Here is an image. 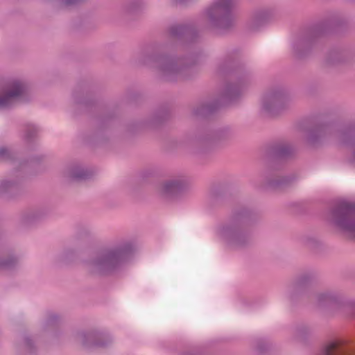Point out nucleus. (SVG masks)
<instances>
[{
	"instance_id": "obj_1",
	"label": "nucleus",
	"mask_w": 355,
	"mask_h": 355,
	"mask_svg": "<svg viewBox=\"0 0 355 355\" xmlns=\"http://www.w3.org/2000/svg\"><path fill=\"white\" fill-rule=\"evenodd\" d=\"M184 56L177 57L168 51V46H160L144 52L139 58L140 64L157 71L166 81H175L187 78V71L200 59V52L193 44L188 46Z\"/></svg>"
},
{
	"instance_id": "obj_4",
	"label": "nucleus",
	"mask_w": 355,
	"mask_h": 355,
	"mask_svg": "<svg viewBox=\"0 0 355 355\" xmlns=\"http://www.w3.org/2000/svg\"><path fill=\"white\" fill-rule=\"evenodd\" d=\"M252 215L251 210L245 207L234 209L228 218L216 227L217 236L231 249L248 247L251 242V235L246 227Z\"/></svg>"
},
{
	"instance_id": "obj_16",
	"label": "nucleus",
	"mask_w": 355,
	"mask_h": 355,
	"mask_svg": "<svg viewBox=\"0 0 355 355\" xmlns=\"http://www.w3.org/2000/svg\"><path fill=\"white\" fill-rule=\"evenodd\" d=\"M187 187V182L184 178H175L164 182L160 192L162 196L171 198L184 191Z\"/></svg>"
},
{
	"instance_id": "obj_36",
	"label": "nucleus",
	"mask_w": 355,
	"mask_h": 355,
	"mask_svg": "<svg viewBox=\"0 0 355 355\" xmlns=\"http://www.w3.org/2000/svg\"><path fill=\"white\" fill-rule=\"evenodd\" d=\"M184 355H195V354H193L192 353H187V354H185Z\"/></svg>"
},
{
	"instance_id": "obj_15",
	"label": "nucleus",
	"mask_w": 355,
	"mask_h": 355,
	"mask_svg": "<svg viewBox=\"0 0 355 355\" xmlns=\"http://www.w3.org/2000/svg\"><path fill=\"white\" fill-rule=\"evenodd\" d=\"M0 182V194L15 196L21 189L22 175L21 172Z\"/></svg>"
},
{
	"instance_id": "obj_10",
	"label": "nucleus",
	"mask_w": 355,
	"mask_h": 355,
	"mask_svg": "<svg viewBox=\"0 0 355 355\" xmlns=\"http://www.w3.org/2000/svg\"><path fill=\"white\" fill-rule=\"evenodd\" d=\"M26 85L20 80L12 82L6 92L0 93V112L8 110L25 96Z\"/></svg>"
},
{
	"instance_id": "obj_9",
	"label": "nucleus",
	"mask_w": 355,
	"mask_h": 355,
	"mask_svg": "<svg viewBox=\"0 0 355 355\" xmlns=\"http://www.w3.org/2000/svg\"><path fill=\"white\" fill-rule=\"evenodd\" d=\"M290 97L282 88H277L266 92L261 98L262 112L273 115L285 109L289 104Z\"/></svg>"
},
{
	"instance_id": "obj_2",
	"label": "nucleus",
	"mask_w": 355,
	"mask_h": 355,
	"mask_svg": "<svg viewBox=\"0 0 355 355\" xmlns=\"http://www.w3.org/2000/svg\"><path fill=\"white\" fill-rule=\"evenodd\" d=\"M234 51H231L221 57L218 62L216 71L220 75H230L231 80H236V82H230L225 85L219 99L199 103L193 109V116H207L215 112L223 105L234 102L242 94L247 83V78L239 76L234 69Z\"/></svg>"
},
{
	"instance_id": "obj_25",
	"label": "nucleus",
	"mask_w": 355,
	"mask_h": 355,
	"mask_svg": "<svg viewBox=\"0 0 355 355\" xmlns=\"http://www.w3.org/2000/svg\"><path fill=\"white\" fill-rule=\"evenodd\" d=\"M311 333V328L306 324H301L296 327L295 336L297 338H304Z\"/></svg>"
},
{
	"instance_id": "obj_14",
	"label": "nucleus",
	"mask_w": 355,
	"mask_h": 355,
	"mask_svg": "<svg viewBox=\"0 0 355 355\" xmlns=\"http://www.w3.org/2000/svg\"><path fill=\"white\" fill-rule=\"evenodd\" d=\"M318 355H355V349L340 341L325 343Z\"/></svg>"
},
{
	"instance_id": "obj_32",
	"label": "nucleus",
	"mask_w": 355,
	"mask_h": 355,
	"mask_svg": "<svg viewBox=\"0 0 355 355\" xmlns=\"http://www.w3.org/2000/svg\"><path fill=\"white\" fill-rule=\"evenodd\" d=\"M59 320L58 316L55 313H51L49 315L46 323V325L51 326L56 324Z\"/></svg>"
},
{
	"instance_id": "obj_26",
	"label": "nucleus",
	"mask_w": 355,
	"mask_h": 355,
	"mask_svg": "<svg viewBox=\"0 0 355 355\" xmlns=\"http://www.w3.org/2000/svg\"><path fill=\"white\" fill-rule=\"evenodd\" d=\"M342 61L341 53L338 51H331L327 58V62L329 64H336Z\"/></svg>"
},
{
	"instance_id": "obj_35",
	"label": "nucleus",
	"mask_w": 355,
	"mask_h": 355,
	"mask_svg": "<svg viewBox=\"0 0 355 355\" xmlns=\"http://www.w3.org/2000/svg\"><path fill=\"white\" fill-rule=\"evenodd\" d=\"M71 253V251H67V252H64V258H68V257H69V254H70Z\"/></svg>"
},
{
	"instance_id": "obj_13",
	"label": "nucleus",
	"mask_w": 355,
	"mask_h": 355,
	"mask_svg": "<svg viewBox=\"0 0 355 355\" xmlns=\"http://www.w3.org/2000/svg\"><path fill=\"white\" fill-rule=\"evenodd\" d=\"M316 278L315 272L313 271L306 272L299 276L290 286L288 295L293 300L296 295L302 294L307 286Z\"/></svg>"
},
{
	"instance_id": "obj_23",
	"label": "nucleus",
	"mask_w": 355,
	"mask_h": 355,
	"mask_svg": "<svg viewBox=\"0 0 355 355\" xmlns=\"http://www.w3.org/2000/svg\"><path fill=\"white\" fill-rule=\"evenodd\" d=\"M269 153L275 159H284L291 157L294 149L288 144H276L270 148Z\"/></svg>"
},
{
	"instance_id": "obj_11",
	"label": "nucleus",
	"mask_w": 355,
	"mask_h": 355,
	"mask_svg": "<svg viewBox=\"0 0 355 355\" xmlns=\"http://www.w3.org/2000/svg\"><path fill=\"white\" fill-rule=\"evenodd\" d=\"M327 23L318 24L313 28L308 35L297 40L293 44V50L299 57H302L310 50L315 40L329 31Z\"/></svg>"
},
{
	"instance_id": "obj_12",
	"label": "nucleus",
	"mask_w": 355,
	"mask_h": 355,
	"mask_svg": "<svg viewBox=\"0 0 355 355\" xmlns=\"http://www.w3.org/2000/svg\"><path fill=\"white\" fill-rule=\"evenodd\" d=\"M78 336L85 347H104L110 345L112 340L110 336L104 333L91 331L80 332Z\"/></svg>"
},
{
	"instance_id": "obj_34",
	"label": "nucleus",
	"mask_w": 355,
	"mask_h": 355,
	"mask_svg": "<svg viewBox=\"0 0 355 355\" xmlns=\"http://www.w3.org/2000/svg\"><path fill=\"white\" fill-rule=\"evenodd\" d=\"M174 3H183L186 2L187 0H172Z\"/></svg>"
},
{
	"instance_id": "obj_21",
	"label": "nucleus",
	"mask_w": 355,
	"mask_h": 355,
	"mask_svg": "<svg viewBox=\"0 0 355 355\" xmlns=\"http://www.w3.org/2000/svg\"><path fill=\"white\" fill-rule=\"evenodd\" d=\"M19 265V257L10 253L5 248L0 245V270L15 269Z\"/></svg>"
},
{
	"instance_id": "obj_6",
	"label": "nucleus",
	"mask_w": 355,
	"mask_h": 355,
	"mask_svg": "<svg viewBox=\"0 0 355 355\" xmlns=\"http://www.w3.org/2000/svg\"><path fill=\"white\" fill-rule=\"evenodd\" d=\"M315 303L318 306H328L338 315L347 318L355 317V300L345 298L332 291H325L315 295Z\"/></svg>"
},
{
	"instance_id": "obj_30",
	"label": "nucleus",
	"mask_w": 355,
	"mask_h": 355,
	"mask_svg": "<svg viewBox=\"0 0 355 355\" xmlns=\"http://www.w3.org/2000/svg\"><path fill=\"white\" fill-rule=\"evenodd\" d=\"M269 347V344L263 340H260L257 344V350L259 353H263Z\"/></svg>"
},
{
	"instance_id": "obj_5",
	"label": "nucleus",
	"mask_w": 355,
	"mask_h": 355,
	"mask_svg": "<svg viewBox=\"0 0 355 355\" xmlns=\"http://www.w3.org/2000/svg\"><path fill=\"white\" fill-rule=\"evenodd\" d=\"M134 250L133 245L127 241L103 248L96 253L92 259L86 262L87 268L92 273L111 272L129 260Z\"/></svg>"
},
{
	"instance_id": "obj_3",
	"label": "nucleus",
	"mask_w": 355,
	"mask_h": 355,
	"mask_svg": "<svg viewBox=\"0 0 355 355\" xmlns=\"http://www.w3.org/2000/svg\"><path fill=\"white\" fill-rule=\"evenodd\" d=\"M306 139L313 146L329 143L350 148L349 162L355 164V124L344 125L334 121H322L309 131Z\"/></svg>"
},
{
	"instance_id": "obj_20",
	"label": "nucleus",
	"mask_w": 355,
	"mask_h": 355,
	"mask_svg": "<svg viewBox=\"0 0 355 355\" xmlns=\"http://www.w3.org/2000/svg\"><path fill=\"white\" fill-rule=\"evenodd\" d=\"M64 175L72 181H83L91 178L93 173L87 168L76 165L67 168Z\"/></svg>"
},
{
	"instance_id": "obj_18",
	"label": "nucleus",
	"mask_w": 355,
	"mask_h": 355,
	"mask_svg": "<svg viewBox=\"0 0 355 355\" xmlns=\"http://www.w3.org/2000/svg\"><path fill=\"white\" fill-rule=\"evenodd\" d=\"M261 187L267 189H278L288 184L290 179L281 177L273 173H266L261 176Z\"/></svg>"
},
{
	"instance_id": "obj_29",
	"label": "nucleus",
	"mask_w": 355,
	"mask_h": 355,
	"mask_svg": "<svg viewBox=\"0 0 355 355\" xmlns=\"http://www.w3.org/2000/svg\"><path fill=\"white\" fill-rule=\"evenodd\" d=\"M168 112L165 111L159 112L155 116L153 123L155 125L161 123L168 118Z\"/></svg>"
},
{
	"instance_id": "obj_28",
	"label": "nucleus",
	"mask_w": 355,
	"mask_h": 355,
	"mask_svg": "<svg viewBox=\"0 0 355 355\" xmlns=\"http://www.w3.org/2000/svg\"><path fill=\"white\" fill-rule=\"evenodd\" d=\"M12 159V153L10 150L3 146L0 147V162L6 161Z\"/></svg>"
},
{
	"instance_id": "obj_17",
	"label": "nucleus",
	"mask_w": 355,
	"mask_h": 355,
	"mask_svg": "<svg viewBox=\"0 0 355 355\" xmlns=\"http://www.w3.org/2000/svg\"><path fill=\"white\" fill-rule=\"evenodd\" d=\"M169 34L177 39H184L193 43L197 36L196 30L187 24H175L169 28Z\"/></svg>"
},
{
	"instance_id": "obj_31",
	"label": "nucleus",
	"mask_w": 355,
	"mask_h": 355,
	"mask_svg": "<svg viewBox=\"0 0 355 355\" xmlns=\"http://www.w3.org/2000/svg\"><path fill=\"white\" fill-rule=\"evenodd\" d=\"M42 215V214L39 211H33L27 216V217L26 218V221L27 223L34 222V221L38 220L39 218H40Z\"/></svg>"
},
{
	"instance_id": "obj_19",
	"label": "nucleus",
	"mask_w": 355,
	"mask_h": 355,
	"mask_svg": "<svg viewBox=\"0 0 355 355\" xmlns=\"http://www.w3.org/2000/svg\"><path fill=\"white\" fill-rule=\"evenodd\" d=\"M226 135V130H220L218 131L205 130L198 135L196 141L199 145L208 146L215 141L216 139H219L225 137Z\"/></svg>"
},
{
	"instance_id": "obj_33",
	"label": "nucleus",
	"mask_w": 355,
	"mask_h": 355,
	"mask_svg": "<svg viewBox=\"0 0 355 355\" xmlns=\"http://www.w3.org/2000/svg\"><path fill=\"white\" fill-rule=\"evenodd\" d=\"M139 6L138 3H132L131 5L129 6L128 11L130 12H136L139 9Z\"/></svg>"
},
{
	"instance_id": "obj_22",
	"label": "nucleus",
	"mask_w": 355,
	"mask_h": 355,
	"mask_svg": "<svg viewBox=\"0 0 355 355\" xmlns=\"http://www.w3.org/2000/svg\"><path fill=\"white\" fill-rule=\"evenodd\" d=\"M272 17V12L268 9L257 10L250 20L249 28L252 31H257L264 26Z\"/></svg>"
},
{
	"instance_id": "obj_7",
	"label": "nucleus",
	"mask_w": 355,
	"mask_h": 355,
	"mask_svg": "<svg viewBox=\"0 0 355 355\" xmlns=\"http://www.w3.org/2000/svg\"><path fill=\"white\" fill-rule=\"evenodd\" d=\"M237 0H214L207 9L210 24L218 29L225 30L233 24L232 10Z\"/></svg>"
},
{
	"instance_id": "obj_27",
	"label": "nucleus",
	"mask_w": 355,
	"mask_h": 355,
	"mask_svg": "<svg viewBox=\"0 0 355 355\" xmlns=\"http://www.w3.org/2000/svg\"><path fill=\"white\" fill-rule=\"evenodd\" d=\"M24 349L26 351L28 355H31L33 352H35V348L33 345V342L32 339L29 337H25L24 340Z\"/></svg>"
},
{
	"instance_id": "obj_24",
	"label": "nucleus",
	"mask_w": 355,
	"mask_h": 355,
	"mask_svg": "<svg viewBox=\"0 0 355 355\" xmlns=\"http://www.w3.org/2000/svg\"><path fill=\"white\" fill-rule=\"evenodd\" d=\"M40 130L37 127L32 124H28L25 127V139L28 141L34 139L38 134Z\"/></svg>"
},
{
	"instance_id": "obj_8",
	"label": "nucleus",
	"mask_w": 355,
	"mask_h": 355,
	"mask_svg": "<svg viewBox=\"0 0 355 355\" xmlns=\"http://www.w3.org/2000/svg\"><path fill=\"white\" fill-rule=\"evenodd\" d=\"M329 220L340 230L355 236V205L341 202L329 212Z\"/></svg>"
}]
</instances>
